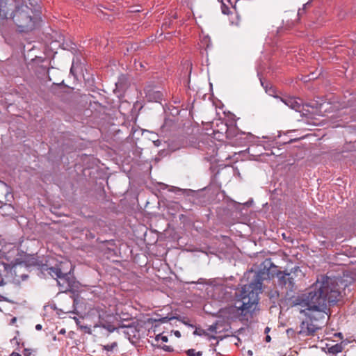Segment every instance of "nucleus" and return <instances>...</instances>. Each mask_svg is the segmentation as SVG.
<instances>
[{"mask_svg": "<svg viewBox=\"0 0 356 356\" xmlns=\"http://www.w3.org/2000/svg\"><path fill=\"white\" fill-rule=\"evenodd\" d=\"M340 294L337 278L321 275L307 293L296 298V305L309 311L318 312L321 315V318H325L327 303L337 302Z\"/></svg>", "mask_w": 356, "mask_h": 356, "instance_id": "f257e3e1", "label": "nucleus"}, {"mask_svg": "<svg viewBox=\"0 0 356 356\" xmlns=\"http://www.w3.org/2000/svg\"><path fill=\"white\" fill-rule=\"evenodd\" d=\"M24 266L30 271L36 269L44 277L49 275L56 280L60 292L70 291L75 286V280L71 273L72 265L68 262H60L52 266L47 260L44 262V259H39L37 255L24 253Z\"/></svg>", "mask_w": 356, "mask_h": 356, "instance_id": "f03ea898", "label": "nucleus"}, {"mask_svg": "<svg viewBox=\"0 0 356 356\" xmlns=\"http://www.w3.org/2000/svg\"><path fill=\"white\" fill-rule=\"evenodd\" d=\"M261 279L259 273H255L253 280L245 284L239 293L230 312L241 321H248L256 311L259 303V294L261 292Z\"/></svg>", "mask_w": 356, "mask_h": 356, "instance_id": "7ed1b4c3", "label": "nucleus"}, {"mask_svg": "<svg viewBox=\"0 0 356 356\" xmlns=\"http://www.w3.org/2000/svg\"><path fill=\"white\" fill-rule=\"evenodd\" d=\"M40 0H24V33L33 32L40 26Z\"/></svg>", "mask_w": 356, "mask_h": 356, "instance_id": "20e7f679", "label": "nucleus"}, {"mask_svg": "<svg viewBox=\"0 0 356 356\" xmlns=\"http://www.w3.org/2000/svg\"><path fill=\"white\" fill-rule=\"evenodd\" d=\"M302 276V272L299 267H295L289 273L280 272L277 274L278 284L285 289L286 293L293 292L296 289V282L297 278Z\"/></svg>", "mask_w": 356, "mask_h": 356, "instance_id": "39448f33", "label": "nucleus"}, {"mask_svg": "<svg viewBox=\"0 0 356 356\" xmlns=\"http://www.w3.org/2000/svg\"><path fill=\"white\" fill-rule=\"evenodd\" d=\"M281 100L289 108L298 112H301L302 107V101L293 97H285L281 98Z\"/></svg>", "mask_w": 356, "mask_h": 356, "instance_id": "423d86ee", "label": "nucleus"}, {"mask_svg": "<svg viewBox=\"0 0 356 356\" xmlns=\"http://www.w3.org/2000/svg\"><path fill=\"white\" fill-rule=\"evenodd\" d=\"M22 263L21 259H16L15 261H12L10 264H4L5 269L8 271H10L11 274H15V268L17 265H19Z\"/></svg>", "mask_w": 356, "mask_h": 356, "instance_id": "0eeeda50", "label": "nucleus"}, {"mask_svg": "<svg viewBox=\"0 0 356 356\" xmlns=\"http://www.w3.org/2000/svg\"><path fill=\"white\" fill-rule=\"evenodd\" d=\"M14 208L10 204H5L4 205L0 206V213L1 215H13Z\"/></svg>", "mask_w": 356, "mask_h": 356, "instance_id": "6e6552de", "label": "nucleus"}, {"mask_svg": "<svg viewBox=\"0 0 356 356\" xmlns=\"http://www.w3.org/2000/svg\"><path fill=\"white\" fill-rule=\"evenodd\" d=\"M342 346L341 344L337 343L331 347L328 348V352L332 354H337L342 351Z\"/></svg>", "mask_w": 356, "mask_h": 356, "instance_id": "1a4fd4ad", "label": "nucleus"}, {"mask_svg": "<svg viewBox=\"0 0 356 356\" xmlns=\"http://www.w3.org/2000/svg\"><path fill=\"white\" fill-rule=\"evenodd\" d=\"M193 334L194 335H199V336H202V335H205V336H207L209 337V339H216V337L215 336H210L207 332L206 330H202V329H196L194 332H193Z\"/></svg>", "mask_w": 356, "mask_h": 356, "instance_id": "9d476101", "label": "nucleus"}, {"mask_svg": "<svg viewBox=\"0 0 356 356\" xmlns=\"http://www.w3.org/2000/svg\"><path fill=\"white\" fill-rule=\"evenodd\" d=\"M186 353L188 356H202L203 354L202 351H196L195 349H188Z\"/></svg>", "mask_w": 356, "mask_h": 356, "instance_id": "9b49d317", "label": "nucleus"}, {"mask_svg": "<svg viewBox=\"0 0 356 356\" xmlns=\"http://www.w3.org/2000/svg\"><path fill=\"white\" fill-rule=\"evenodd\" d=\"M97 326L107 330L109 332H113L115 330V327L112 325H106L104 323H100Z\"/></svg>", "mask_w": 356, "mask_h": 356, "instance_id": "f8f14e48", "label": "nucleus"}, {"mask_svg": "<svg viewBox=\"0 0 356 356\" xmlns=\"http://www.w3.org/2000/svg\"><path fill=\"white\" fill-rule=\"evenodd\" d=\"M117 346V343L113 342L111 344H107L103 346V349L106 351H112Z\"/></svg>", "mask_w": 356, "mask_h": 356, "instance_id": "ddd939ff", "label": "nucleus"}, {"mask_svg": "<svg viewBox=\"0 0 356 356\" xmlns=\"http://www.w3.org/2000/svg\"><path fill=\"white\" fill-rule=\"evenodd\" d=\"M36 350H29V349H24V356H35Z\"/></svg>", "mask_w": 356, "mask_h": 356, "instance_id": "4468645a", "label": "nucleus"}, {"mask_svg": "<svg viewBox=\"0 0 356 356\" xmlns=\"http://www.w3.org/2000/svg\"><path fill=\"white\" fill-rule=\"evenodd\" d=\"M218 1L222 3V13L225 15H227L229 11V8L225 5L223 2V0H218Z\"/></svg>", "mask_w": 356, "mask_h": 356, "instance_id": "2eb2a0df", "label": "nucleus"}, {"mask_svg": "<svg viewBox=\"0 0 356 356\" xmlns=\"http://www.w3.org/2000/svg\"><path fill=\"white\" fill-rule=\"evenodd\" d=\"M217 328H218L217 323H213L209 326L207 330L211 332L217 333Z\"/></svg>", "mask_w": 356, "mask_h": 356, "instance_id": "dca6fc26", "label": "nucleus"}, {"mask_svg": "<svg viewBox=\"0 0 356 356\" xmlns=\"http://www.w3.org/2000/svg\"><path fill=\"white\" fill-rule=\"evenodd\" d=\"M162 94L159 91H156L154 92V99L155 102H158L159 99H161Z\"/></svg>", "mask_w": 356, "mask_h": 356, "instance_id": "f3484780", "label": "nucleus"}, {"mask_svg": "<svg viewBox=\"0 0 356 356\" xmlns=\"http://www.w3.org/2000/svg\"><path fill=\"white\" fill-rule=\"evenodd\" d=\"M173 318L179 319L178 317H172V318L163 317V318H160L159 320V321L161 322V323H167L168 321H169L170 320L173 319Z\"/></svg>", "mask_w": 356, "mask_h": 356, "instance_id": "a211bd4d", "label": "nucleus"}, {"mask_svg": "<svg viewBox=\"0 0 356 356\" xmlns=\"http://www.w3.org/2000/svg\"><path fill=\"white\" fill-rule=\"evenodd\" d=\"M161 340L163 342H167L168 341V337L166 336H162L161 334H158L156 337V341H159V340Z\"/></svg>", "mask_w": 356, "mask_h": 356, "instance_id": "6ab92c4d", "label": "nucleus"}, {"mask_svg": "<svg viewBox=\"0 0 356 356\" xmlns=\"http://www.w3.org/2000/svg\"><path fill=\"white\" fill-rule=\"evenodd\" d=\"M310 4V1H308L306 3H305L303 5V8L302 9H299L298 10V15H300L302 13H303V11L305 10V9H306L307 8L308 6H309Z\"/></svg>", "mask_w": 356, "mask_h": 356, "instance_id": "aec40b11", "label": "nucleus"}, {"mask_svg": "<svg viewBox=\"0 0 356 356\" xmlns=\"http://www.w3.org/2000/svg\"><path fill=\"white\" fill-rule=\"evenodd\" d=\"M10 342L12 343H15L16 344L19 345L20 342V339H17V336H15L13 339H10Z\"/></svg>", "mask_w": 356, "mask_h": 356, "instance_id": "412c9836", "label": "nucleus"}, {"mask_svg": "<svg viewBox=\"0 0 356 356\" xmlns=\"http://www.w3.org/2000/svg\"><path fill=\"white\" fill-rule=\"evenodd\" d=\"M307 330L309 334H313L316 331V329L309 327H307Z\"/></svg>", "mask_w": 356, "mask_h": 356, "instance_id": "4be33fe9", "label": "nucleus"}, {"mask_svg": "<svg viewBox=\"0 0 356 356\" xmlns=\"http://www.w3.org/2000/svg\"><path fill=\"white\" fill-rule=\"evenodd\" d=\"M175 335L176 337H181V333H180V332H179V331L176 330V331H175Z\"/></svg>", "mask_w": 356, "mask_h": 356, "instance_id": "5701e85b", "label": "nucleus"}, {"mask_svg": "<svg viewBox=\"0 0 356 356\" xmlns=\"http://www.w3.org/2000/svg\"><path fill=\"white\" fill-rule=\"evenodd\" d=\"M16 321H17V318H16L15 317L11 319V321H10V325L14 324V323L16 322Z\"/></svg>", "mask_w": 356, "mask_h": 356, "instance_id": "b1692460", "label": "nucleus"}, {"mask_svg": "<svg viewBox=\"0 0 356 356\" xmlns=\"http://www.w3.org/2000/svg\"><path fill=\"white\" fill-rule=\"evenodd\" d=\"M35 329H36L37 330H42V325H41L40 324H38V325H36V326H35Z\"/></svg>", "mask_w": 356, "mask_h": 356, "instance_id": "393cba45", "label": "nucleus"}, {"mask_svg": "<svg viewBox=\"0 0 356 356\" xmlns=\"http://www.w3.org/2000/svg\"><path fill=\"white\" fill-rule=\"evenodd\" d=\"M10 356H22L20 354L13 352Z\"/></svg>", "mask_w": 356, "mask_h": 356, "instance_id": "a878e982", "label": "nucleus"}, {"mask_svg": "<svg viewBox=\"0 0 356 356\" xmlns=\"http://www.w3.org/2000/svg\"><path fill=\"white\" fill-rule=\"evenodd\" d=\"M270 340H271L270 337L269 335H267V336L266 337V341L267 342H269V341H270Z\"/></svg>", "mask_w": 356, "mask_h": 356, "instance_id": "bb28decb", "label": "nucleus"}, {"mask_svg": "<svg viewBox=\"0 0 356 356\" xmlns=\"http://www.w3.org/2000/svg\"><path fill=\"white\" fill-rule=\"evenodd\" d=\"M269 330H270V328H269L268 327H266L265 328V332H266V333H267L268 332H269Z\"/></svg>", "mask_w": 356, "mask_h": 356, "instance_id": "cd10ccee", "label": "nucleus"}, {"mask_svg": "<svg viewBox=\"0 0 356 356\" xmlns=\"http://www.w3.org/2000/svg\"><path fill=\"white\" fill-rule=\"evenodd\" d=\"M59 332L60 334H65V330L64 329H62Z\"/></svg>", "mask_w": 356, "mask_h": 356, "instance_id": "c85d7f7f", "label": "nucleus"}, {"mask_svg": "<svg viewBox=\"0 0 356 356\" xmlns=\"http://www.w3.org/2000/svg\"><path fill=\"white\" fill-rule=\"evenodd\" d=\"M181 321L185 324V325H189L187 322H186L184 320H181Z\"/></svg>", "mask_w": 356, "mask_h": 356, "instance_id": "c756f323", "label": "nucleus"}, {"mask_svg": "<svg viewBox=\"0 0 356 356\" xmlns=\"http://www.w3.org/2000/svg\"><path fill=\"white\" fill-rule=\"evenodd\" d=\"M248 354H249V355H252V352L251 350H249V351H248Z\"/></svg>", "mask_w": 356, "mask_h": 356, "instance_id": "7c9ffc66", "label": "nucleus"}, {"mask_svg": "<svg viewBox=\"0 0 356 356\" xmlns=\"http://www.w3.org/2000/svg\"><path fill=\"white\" fill-rule=\"evenodd\" d=\"M26 277H27V276L24 275V276H23L24 280H25L26 279Z\"/></svg>", "mask_w": 356, "mask_h": 356, "instance_id": "2f4dec72", "label": "nucleus"}, {"mask_svg": "<svg viewBox=\"0 0 356 356\" xmlns=\"http://www.w3.org/2000/svg\"><path fill=\"white\" fill-rule=\"evenodd\" d=\"M158 143H159V140H157L156 142H155V145H158Z\"/></svg>", "mask_w": 356, "mask_h": 356, "instance_id": "473e14b6", "label": "nucleus"}, {"mask_svg": "<svg viewBox=\"0 0 356 356\" xmlns=\"http://www.w3.org/2000/svg\"><path fill=\"white\" fill-rule=\"evenodd\" d=\"M32 60H33V62H36L37 59H36V58H35V59H33Z\"/></svg>", "mask_w": 356, "mask_h": 356, "instance_id": "72a5a7b5", "label": "nucleus"}, {"mask_svg": "<svg viewBox=\"0 0 356 356\" xmlns=\"http://www.w3.org/2000/svg\"><path fill=\"white\" fill-rule=\"evenodd\" d=\"M17 335L19 336V331H17Z\"/></svg>", "mask_w": 356, "mask_h": 356, "instance_id": "f704fd0d", "label": "nucleus"}, {"mask_svg": "<svg viewBox=\"0 0 356 356\" xmlns=\"http://www.w3.org/2000/svg\"><path fill=\"white\" fill-rule=\"evenodd\" d=\"M72 70H73V67H72V68L70 69L71 72H72Z\"/></svg>", "mask_w": 356, "mask_h": 356, "instance_id": "c9c22d12", "label": "nucleus"}, {"mask_svg": "<svg viewBox=\"0 0 356 356\" xmlns=\"http://www.w3.org/2000/svg\"><path fill=\"white\" fill-rule=\"evenodd\" d=\"M228 1H230V0H227Z\"/></svg>", "mask_w": 356, "mask_h": 356, "instance_id": "e433bc0d", "label": "nucleus"}]
</instances>
